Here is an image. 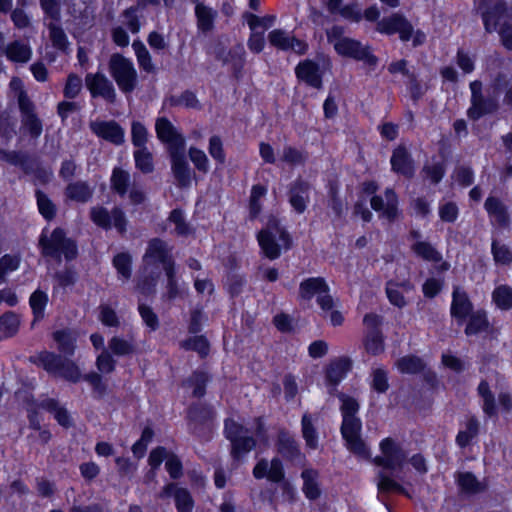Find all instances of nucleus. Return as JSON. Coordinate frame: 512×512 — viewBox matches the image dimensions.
Wrapping results in <instances>:
<instances>
[{"mask_svg":"<svg viewBox=\"0 0 512 512\" xmlns=\"http://www.w3.org/2000/svg\"><path fill=\"white\" fill-rule=\"evenodd\" d=\"M51 338L56 343L58 353L44 349L29 356V362L43 369L50 376L61 378L67 382L74 384L81 380L88 382L92 388L93 398L101 400L108 392L106 380L95 371L83 375L78 364L71 359L77 350L78 331L64 327L54 330L51 333Z\"/></svg>","mask_w":512,"mask_h":512,"instance_id":"nucleus-1","label":"nucleus"},{"mask_svg":"<svg viewBox=\"0 0 512 512\" xmlns=\"http://www.w3.org/2000/svg\"><path fill=\"white\" fill-rule=\"evenodd\" d=\"M255 437L246 435L248 428L231 417L224 419L223 435L230 442V456L233 462L240 463L257 446V441L267 444L268 431L262 416L254 419Z\"/></svg>","mask_w":512,"mask_h":512,"instance_id":"nucleus-2","label":"nucleus"},{"mask_svg":"<svg viewBox=\"0 0 512 512\" xmlns=\"http://www.w3.org/2000/svg\"><path fill=\"white\" fill-rule=\"evenodd\" d=\"M362 18L369 22H376V31L382 35L390 37L398 34L401 42L412 41L413 48L422 46L426 42L424 31L415 29L413 24L399 12L380 19V10L376 5H371L364 10Z\"/></svg>","mask_w":512,"mask_h":512,"instance_id":"nucleus-3","label":"nucleus"},{"mask_svg":"<svg viewBox=\"0 0 512 512\" xmlns=\"http://www.w3.org/2000/svg\"><path fill=\"white\" fill-rule=\"evenodd\" d=\"M340 412L342 423L340 433L345 442L346 448L354 455L365 459H371V451L366 442L362 439V421L357 416L359 411L358 401L351 396L340 394Z\"/></svg>","mask_w":512,"mask_h":512,"instance_id":"nucleus-4","label":"nucleus"},{"mask_svg":"<svg viewBox=\"0 0 512 512\" xmlns=\"http://www.w3.org/2000/svg\"><path fill=\"white\" fill-rule=\"evenodd\" d=\"M47 232L48 228L45 227L38 239V248L44 258H51L57 262L64 258L66 262H71L78 257V243L67 236L64 228L56 227L50 235H47Z\"/></svg>","mask_w":512,"mask_h":512,"instance_id":"nucleus-5","label":"nucleus"},{"mask_svg":"<svg viewBox=\"0 0 512 512\" xmlns=\"http://www.w3.org/2000/svg\"><path fill=\"white\" fill-rule=\"evenodd\" d=\"M344 33V27L340 25H333L326 30L327 40L333 43L335 52L339 56L363 62L368 67H376L379 59L371 47L363 45L358 39L344 36Z\"/></svg>","mask_w":512,"mask_h":512,"instance_id":"nucleus-6","label":"nucleus"},{"mask_svg":"<svg viewBox=\"0 0 512 512\" xmlns=\"http://www.w3.org/2000/svg\"><path fill=\"white\" fill-rule=\"evenodd\" d=\"M216 411L206 402H192L186 409L188 431L200 441L209 442L214 434Z\"/></svg>","mask_w":512,"mask_h":512,"instance_id":"nucleus-7","label":"nucleus"},{"mask_svg":"<svg viewBox=\"0 0 512 512\" xmlns=\"http://www.w3.org/2000/svg\"><path fill=\"white\" fill-rule=\"evenodd\" d=\"M25 403L29 428L32 430H41L40 409L52 414L61 427L69 429L74 426L71 414L65 406L60 405L56 398L46 397L37 401L32 397L27 399Z\"/></svg>","mask_w":512,"mask_h":512,"instance_id":"nucleus-8","label":"nucleus"},{"mask_svg":"<svg viewBox=\"0 0 512 512\" xmlns=\"http://www.w3.org/2000/svg\"><path fill=\"white\" fill-rule=\"evenodd\" d=\"M308 463L305 453L301 452L297 441L290 437V465H298L303 468L301 479L303 481L302 492L310 500H317L322 493L320 486V473L317 469L306 467Z\"/></svg>","mask_w":512,"mask_h":512,"instance_id":"nucleus-9","label":"nucleus"},{"mask_svg":"<svg viewBox=\"0 0 512 512\" xmlns=\"http://www.w3.org/2000/svg\"><path fill=\"white\" fill-rule=\"evenodd\" d=\"M108 70L119 90L131 94L138 85V73L130 58L121 53H114L108 61Z\"/></svg>","mask_w":512,"mask_h":512,"instance_id":"nucleus-10","label":"nucleus"},{"mask_svg":"<svg viewBox=\"0 0 512 512\" xmlns=\"http://www.w3.org/2000/svg\"><path fill=\"white\" fill-rule=\"evenodd\" d=\"M288 246V231L282 228L280 221L275 217H269L266 226L258 231L256 238L263 257L269 260H275L281 255V246L277 237Z\"/></svg>","mask_w":512,"mask_h":512,"instance_id":"nucleus-11","label":"nucleus"},{"mask_svg":"<svg viewBox=\"0 0 512 512\" xmlns=\"http://www.w3.org/2000/svg\"><path fill=\"white\" fill-rule=\"evenodd\" d=\"M471 91L470 107L467 109V117L472 121H477L484 116L495 114L500 109L499 95L495 92L485 96L483 94V85L480 80L470 82Z\"/></svg>","mask_w":512,"mask_h":512,"instance_id":"nucleus-12","label":"nucleus"},{"mask_svg":"<svg viewBox=\"0 0 512 512\" xmlns=\"http://www.w3.org/2000/svg\"><path fill=\"white\" fill-rule=\"evenodd\" d=\"M0 160L19 167L25 175H33L36 182L41 185H46L51 180L52 171L42 167L36 158H32L26 152L0 148Z\"/></svg>","mask_w":512,"mask_h":512,"instance_id":"nucleus-13","label":"nucleus"},{"mask_svg":"<svg viewBox=\"0 0 512 512\" xmlns=\"http://www.w3.org/2000/svg\"><path fill=\"white\" fill-rule=\"evenodd\" d=\"M250 29V35L247 40V47L253 54H260L266 45L265 33L275 25L276 16L266 14L258 16L252 12H244L242 15Z\"/></svg>","mask_w":512,"mask_h":512,"instance_id":"nucleus-14","label":"nucleus"},{"mask_svg":"<svg viewBox=\"0 0 512 512\" xmlns=\"http://www.w3.org/2000/svg\"><path fill=\"white\" fill-rule=\"evenodd\" d=\"M17 103L21 116V133L31 140H37L43 132V121L35 110V104L23 88L19 89Z\"/></svg>","mask_w":512,"mask_h":512,"instance_id":"nucleus-15","label":"nucleus"},{"mask_svg":"<svg viewBox=\"0 0 512 512\" xmlns=\"http://www.w3.org/2000/svg\"><path fill=\"white\" fill-rule=\"evenodd\" d=\"M362 322L365 327L362 339L364 350L371 356H379L385 351L383 317L375 312H369L363 316Z\"/></svg>","mask_w":512,"mask_h":512,"instance_id":"nucleus-16","label":"nucleus"},{"mask_svg":"<svg viewBox=\"0 0 512 512\" xmlns=\"http://www.w3.org/2000/svg\"><path fill=\"white\" fill-rule=\"evenodd\" d=\"M90 220L99 228L109 231L112 228L123 236L128 229V219L124 210L119 206H114L109 211L104 206H94L90 209Z\"/></svg>","mask_w":512,"mask_h":512,"instance_id":"nucleus-17","label":"nucleus"},{"mask_svg":"<svg viewBox=\"0 0 512 512\" xmlns=\"http://www.w3.org/2000/svg\"><path fill=\"white\" fill-rule=\"evenodd\" d=\"M381 455L373 458V463L376 466L382 467L387 470L402 469L407 462V453L392 437H386L379 443Z\"/></svg>","mask_w":512,"mask_h":512,"instance_id":"nucleus-18","label":"nucleus"},{"mask_svg":"<svg viewBox=\"0 0 512 512\" xmlns=\"http://www.w3.org/2000/svg\"><path fill=\"white\" fill-rule=\"evenodd\" d=\"M322 67L312 59L300 61L295 67L296 77L307 86L320 90L323 88V77L326 69L332 66L331 59L328 56L321 55Z\"/></svg>","mask_w":512,"mask_h":512,"instance_id":"nucleus-19","label":"nucleus"},{"mask_svg":"<svg viewBox=\"0 0 512 512\" xmlns=\"http://www.w3.org/2000/svg\"><path fill=\"white\" fill-rule=\"evenodd\" d=\"M477 13L480 14L484 29L492 33L499 29L500 22L507 16L508 7L503 0H479L475 3Z\"/></svg>","mask_w":512,"mask_h":512,"instance_id":"nucleus-20","label":"nucleus"},{"mask_svg":"<svg viewBox=\"0 0 512 512\" xmlns=\"http://www.w3.org/2000/svg\"><path fill=\"white\" fill-rule=\"evenodd\" d=\"M252 474L255 479H266L271 483H282L283 493L288 491V480H285V471L282 461L274 457L270 463L267 459L261 458L253 467Z\"/></svg>","mask_w":512,"mask_h":512,"instance_id":"nucleus-21","label":"nucleus"},{"mask_svg":"<svg viewBox=\"0 0 512 512\" xmlns=\"http://www.w3.org/2000/svg\"><path fill=\"white\" fill-rule=\"evenodd\" d=\"M85 86L92 98H103L109 104H114L117 100L113 83L101 72L87 73Z\"/></svg>","mask_w":512,"mask_h":512,"instance_id":"nucleus-22","label":"nucleus"},{"mask_svg":"<svg viewBox=\"0 0 512 512\" xmlns=\"http://www.w3.org/2000/svg\"><path fill=\"white\" fill-rule=\"evenodd\" d=\"M156 136L168 147V152L185 150V139L172 122L166 117H159L155 122Z\"/></svg>","mask_w":512,"mask_h":512,"instance_id":"nucleus-23","label":"nucleus"},{"mask_svg":"<svg viewBox=\"0 0 512 512\" xmlns=\"http://www.w3.org/2000/svg\"><path fill=\"white\" fill-rule=\"evenodd\" d=\"M386 202L381 195H373L370 198V206L375 212L381 213V217L395 221L399 214V197L394 188H386L384 191Z\"/></svg>","mask_w":512,"mask_h":512,"instance_id":"nucleus-24","label":"nucleus"},{"mask_svg":"<svg viewBox=\"0 0 512 512\" xmlns=\"http://www.w3.org/2000/svg\"><path fill=\"white\" fill-rule=\"evenodd\" d=\"M171 172L177 187L189 188L192 184L195 173L189 166L184 150L171 151L169 153Z\"/></svg>","mask_w":512,"mask_h":512,"instance_id":"nucleus-25","label":"nucleus"},{"mask_svg":"<svg viewBox=\"0 0 512 512\" xmlns=\"http://www.w3.org/2000/svg\"><path fill=\"white\" fill-rule=\"evenodd\" d=\"M474 311V304L468 293L459 286H454L450 304L451 318L455 320L457 325L461 326Z\"/></svg>","mask_w":512,"mask_h":512,"instance_id":"nucleus-26","label":"nucleus"},{"mask_svg":"<svg viewBox=\"0 0 512 512\" xmlns=\"http://www.w3.org/2000/svg\"><path fill=\"white\" fill-rule=\"evenodd\" d=\"M391 171L405 178H412L415 173V162L411 152L404 144L397 145L390 157Z\"/></svg>","mask_w":512,"mask_h":512,"instance_id":"nucleus-27","label":"nucleus"},{"mask_svg":"<svg viewBox=\"0 0 512 512\" xmlns=\"http://www.w3.org/2000/svg\"><path fill=\"white\" fill-rule=\"evenodd\" d=\"M353 362L347 356L331 360L325 367V383L328 387L336 389L352 370Z\"/></svg>","mask_w":512,"mask_h":512,"instance_id":"nucleus-28","label":"nucleus"},{"mask_svg":"<svg viewBox=\"0 0 512 512\" xmlns=\"http://www.w3.org/2000/svg\"><path fill=\"white\" fill-rule=\"evenodd\" d=\"M484 210L489 219L499 228H507L511 223L509 207L497 196L489 195L484 202Z\"/></svg>","mask_w":512,"mask_h":512,"instance_id":"nucleus-29","label":"nucleus"},{"mask_svg":"<svg viewBox=\"0 0 512 512\" xmlns=\"http://www.w3.org/2000/svg\"><path fill=\"white\" fill-rule=\"evenodd\" d=\"M92 132L99 138L120 146L125 141V131L115 120L91 123Z\"/></svg>","mask_w":512,"mask_h":512,"instance_id":"nucleus-30","label":"nucleus"},{"mask_svg":"<svg viewBox=\"0 0 512 512\" xmlns=\"http://www.w3.org/2000/svg\"><path fill=\"white\" fill-rule=\"evenodd\" d=\"M171 257H173L171 254V248L168 247L164 240L156 237L149 240L143 256V262L146 265L163 264Z\"/></svg>","mask_w":512,"mask_h":512,"instance_id":"nucleus-31","label":"nucleus"},{"mask_svg":"<svg viewBox=\"0 0 512 512\" xmlns=\"http://www.w3.org/2000/svg\"><path fill=\"white\" fill-rule=\"evenodd\" d=\"M310 191L311 185L307 181L299 179L290 184V206L296 213L302 214L307 209Z\"/></svg>","mask_w":512,"mask_h":512,"instance_id":"nucleus-32","label":"nucleus"},{"mask_svg":"<svg viewBox=\"0 0 512 512\" xmlns=\"http://www.w3.org/2000/svg\"><path fill=\"white\" fill-rule=\"evenodd\" d=\"M212 380V375L202 369H195L192 373L183 381V386L192 388V397L201 399L207 393V386Z\"/></svg>","mask_w":512,"mask_h":512,"instance_id":"nucleus-33","label":"nucleus"},{"mask_svg":"<svg viewBox=\"0 0 512 512\" xmlns=\"http://www.w3.org/2000/svg\"><path fill=\"white\" fill-rule=\"evenodd\" d=\"M194 15L198 32L207 34L215 28L218 12L214 8L197 3L194 7Z\"/></svg>","mask_w":512,"mask_h":512,"instance_id":"nucleus-34","label":"nucleus"},{"mask_svg":"<svg viewBox=\"0 0 512 512\" xmlns=\"http://www.w3.org/2000/svg\"><path fill=\"white\" fill-rule=\"evenodd\" d=\"M327 292H330V286L321 276L306 278L299 285V294L302 299L307 301Z\"/></svg>","mask_w":512,"mask_h":512,"instance_id":"nucleus-35","label":"nucleus"},{"mask_svg":"<svg viewBox=\"0 0 512 512\" xmlns=\"http://www.w3.org/2000/svg\"><path fill=\"white\" fill-rule=\"evenodd\" d=\"M222 64H229L231 66L232 76L237 80L240 79L243 75L246 64V51L244 45L242 43H237L231 47Z\"/></svg>","mask_w":512,"mask_h":512,"instance_id":"nucleus-36","label":"nucleus"},{"mask_svg":"<svg viewBox=\"0 0 512 512\" xmlns=\"http://www.w3.org/2000/svg\"><path fill=\"white\" fill-rule=\"evenodd\" d=\"M464 333L466 336H476L480 333L489 331L491 324L488 313L485 309L479 308L475 310L466 320Z\"/></svg>","mask_w":512,"mask_h":512,"instance_id":"nucleus-37","label":"nucleus"},{"mask_svg":"<svg viewBox=\"0 0 512 512\" xmlns=\"http://www.w3.org/2000/svg\"><path fill=\"white\" fill-rule=\"evenodd\" d=\"M464 429H460L455 437V443L460 449L470 446L480 433V422L475 415L469 416L464 422Z\"/></svg>","mask_w":512,"mask_h":512,"instance_id":"nucleus-38","label":"nucleus"},{"mask_svg":"<svg viewBox=\"0 0 512 512\" xmlns=\"http://www.w3.org/2000/svg\"><path fill=\"white\" fill-rule=\"evenodd\" d=\"M455 481L459 490L466 495H476L487 489V485L479 481L476 475L470 471L457 473Z\"/></svg>","mask_w":512,"mask_h":512,"instance_id":"nucleus-39","label":"nucleus"},{"mask_svg":"<svg viewBox=\"0 0 512 512\" xmlns=\"http://www.w3.org/2000/svg\"><path fill=\"white\" fill-rule=\"evenodd\" d=\"M179 347L185 351L196 352L200 359H206L211 352V343L204 334L193 335L182 340Z\"/></svg>","mask_w":512,"mask_h":512,"instance_id":"nucleus-40","label":"nucleus"},{"mask_svg":"<svg viewBox=\"0 0 512 512\" xmlns=\"http://www.w3.org/2000/svg\"><path fill=\"white\" fill-rule=\"evenodd\" d=\"M20 318L14 311H6L0 315V342L11 339L20 329Z\"/></svg>","mask_w":512,"mask_h":512,"instance_id":"nucleus-41","label":"nucleus"},{"mask_svg":"<svg viewBox=\"0 0 512 512\" xmlns=\"http://www.w3.org/2000/svg\"><path fill=\"white\" fill-rule=\"evenodd\" d=\"M7 59L14 63H27L32 57V49L28 44L14 40L5 48Z\"/></svg>","mask_w":512,"mask_h":512,"instance_id":"nucleus-42","label":"nucleus"},{"mask_svg":"<svg viewBox=\"0 0 512 512\" xmlns=\"http://www.w3.org/2000/svg\"><path fill=\"white\" fill-rule=\"evenodd\" d=\"M301 432L308 451L319 448V433L313 424L311 415L305 413L301 419Z\"/></svg>","mask_w":512,"mask_h":512,"instance_id":"nucleus-43","label":"nucleus"},{"mask_svg":"<svg viewBox=\"0 0 512 512\" xmlns=\"http://www.w3.org/2000/svg\"><path fill=\"white\" fill-rule=\"evenodd\" d=\"M65 196L70 200L86 203L92 198L93 190L86 181L79 180L66 186Z\"/></svg>","mask_w":512,"mask_h":512,"instance_id":"nucleus-44","label":"nucleus"},{"mask_svg":"<svg viewBox=\"0 0 512 512\" xmlns=\"http://www.w3.org/2000/svg\"><path fill=\"white\" fill-rule=\"evenodd\" d=\"M167 220L175 225V234L178 237H188L195 233V229L186 221L182 208H174L169 212Z\"/></svg>","mask_w":512,"mask_h":512,"instance_id":"nucleus-45","label":"nucleus"},{"mask_svg":"<svg viewBox=\"0 0 512 512\" xmlns=\"http://www.w3.org/2000/svg\"><path fill=\"white\" fill-rule=\"evenodd\" d=\"M396 367L402 374H419L426 368V363L417 355L410 354L400 357Z\"/></svg>","mask_w":512,"mask_h":512,"instance_id":"nucleus-46","label":"nucleus"},{"mask_svg":"<svg viewBox=\"0 0 512 512\" xmlns=\"http://www.w3.org/2000/svg\"><path fill=\"white\" fill-rule=\"evenodd\" d=\"M49 302L48 294L45 291L36 289L29 297V305L33 314V321H41L45 316V310Z\"/></svg>","mask_w":512,"mask_h":512,"instance_id":"nucleus-47","label":"nucleus"},{"mask_svg":"<svg viewBox=\"0 0 512 512\" xmlns=\"http://www.w3.org/2000/svg\"><path fill=\"white\" fill-rule=\"evenodd\" d=\"M47 29L49 31V38L52 46L55 49L66 53L69 49V40L61 26V22H49L47 24Z\"/></svg>","mask_w":512,"mask_h":512,"instance_id":"nucleus-48","label":"nucleus"},{"mask_svg":"<svg viewBox=\"0 0 512 512\" xmlns=\"http://www.w3.org/2000/svg\"><path fill=\"white\" fill-rule=\"evenodd\" d=\"M131 178L128 171L121 167H114L110 177L111 189L119 196L123 197L126 195L130 186Z\"/></svg>","mask_w":512,"mask_h":512,"instance_id":"nucleus-49","label":"nucleus"},{"mask_svg":"<svg viewBox=\"0 0 512 512\" xmlns=\"http://www.w3.org/2000/svg\"><path fill=\"white\" fill-rule=\"evenodd\" d=\"M35 199L39 214L46 221H52L57 214L56 204L40 189L35 190Z\"/></svg>","mask_w":512,"mask_h":512,"instance_id":"nucleus-50","label":"nucleus"},{"mask_svg":"<svg viewBox=\"0 0 512 512\" xmlns=\"http://www.w3.org/2000/svg\"><path fill=\"white\" fill-rule=\"evenodd\" d=\"M16 119L8 112H0V143L8 145L16 135Z\"/></svg>","mask_w":512,"mask_h":512,"instance_id":"nucleus-51","label":"nucleus"},{"mask_svg":"<svg viewBox=\"0 0 512 512\" xmlns=\"http://www.w3.org/2000/svg\"><path fill=\"white\" fill-rule=\"evenodd\" d=\"M139 68L146 73L155 72V66L152 63V57L145 44L140 39H135L132 43Z\"/></svg>","mask_w":512,"mask_h":512,"instance_id":"nucleus-52","label":"nucleus"},{"mask_svg":"<svg viewBox=\"0 0 512 512\" xmlns=\"http://www.w3.org/2000/svg\"><path fill=\"white\" fill-rule=\"evenodd\" d=\"M108 348L113 355L118 357L131 356L137 353V346L133 341L119 336H113L108 341Z\"/></svg>","mask_w":512,"mask_h":512,"instance_id":"nucleus-53","label":"nucleus"},{"mask_svg":"<svg viewBox=\"0 0 512 512\" xmlns=\"http://www.w3.org/2000/svg\"><path fill=\"white\" fill-rule=\"evenodd\" d=\"M413 253L429 262L442 261V254L428 241H417L411 245Z\"/></svg>","mask_w":512,"mask_h":512,"instance_id":"nucleus-54","label":"nucleus"},{"mask_svg":"<svg viewBox=\"0 0 512 512\" xmlns=\"http://www.w3.org/2000/svg\"><path fill=\"white\" fill-rule=\"evenodd\" d=\"M166 102L171 107H185L188 109H201V104L195 92L187 89L184 90L179 96L171 95L166 99Z\"/></svg>","mask_w":512,"mask_h":512,"instance_id":"nucleus-55","label":"nucleus"},{"mask_svg":"<svg viewBox=\"0 0 512 512\" xmlns=\"http://www.w3.org/2000/svg\"><path fill=\"white\" fill-rule=\"evenodd\" d=\"M492 302L502 311L512 309V287L507 284L496 286L492 292Z\"/></svg>","mask_w":512,"mask_h":512,"instance_id":"nucleus-56","label":"nucleus"},{"mask_svg":"<svg viewBox=\"0 0 512 512\" xmlns=\"http://www.w3.org/2000/svg\"><path fill=\"white\" fill-rule=\"evenodd\" d=\"M112 265L119 277L129 280L132 276L133 259L129 252L123 251L114 255Z\"/></svg>","mask_w":512,"mask_h":512,"instance_id":"nucleus-57","label":"nucleus"},{"mask_svg":"<svg viewBox=\"0 0 512 512\" xmlns=\"http://www.w3.org/2000/svg\"><path fill=\"white\" fill-rule=\"evenodd\" d=\"M135 167L143 174H150L154 171L153 154L148 148H138L133 152Z\"/></svg>","mask_w":512,"mask_h":512,"instance_id":"nucleus-58","label":"nucleus"},{"mask_svg":"<svg viewBox=\"0 0 512 512\" xmlns=\"http://www.w3.org/2000/svg\"><path fill=\"white\" fill-rule=\"evenodd\" d=\"M208 153L216 162L217 168H222L226 163V153L220 136L212 135L209 138Z\"/></svg>","mask_w":512,"mask_h":512,"instance_id":"nucleus-59","label":"nucleus"},{"mask_svg":"<svg viewBox=\"0 0 512 512\" xmlns=\"http://www.w3.org/2000/svg\"><path fill=\"white\" fill-rule=\"evenodd\" d=\"M422 172L431 184L437 185L446 174V163L445 161H437L432 164H425L422 168Z\"/></svg>","mask_w":512,"mask_h":512,"instance_id":"nucleus-60","label":"nucleus"},{"mask_svg":"<svg viewBox=\"0 0 512 512\" xmlns=\"http://www.w3.org/2000/svg\"><path fill=\"white\" fill-rule=\"evenodd\" d=\"M139 6L132 5L124 9L121 13V17L124 19L123 23L125 27L132 33L137 34L141 29L140 16L138 15Z\"/></svg>","mask_w":512,"mask_h":512,"instance_id":"nucleus-61","label":"nucleus"},{"mask_svg":"<svg viewBox=\"0 0 512 512\" xmlns=\"http://www.w3.org/2000/svg\"><path fill=\"white\" fill-rule=\"evenodd\" d=\"M53 278L56 283L54 289L56 286L62 289H66L76 284L78 280V273L74 267H65L61 271H56Z\"/></svg>","mask_w":512,"mask_h":512,"instance_id":"nucleus-62","label":"nucleus"},{"mask_svg":"<svg viewBox=\"0 0 512 512\" xmlns=\"http://www.w3.org/2000/svg\"><path fill=\"white\" fill-rule=\"evenodd\" d=\"M40 8L44 14V18L50 22H61L62 0H39Z\"/></svg>","mask_w":512,"mask_h":512,"instance_id":"nucleus-63","label":"nucleus"},{"mask_svg":"<svg viewBox=\"0 0 512 512\" xmlns=\"http://www.w3.org/2000/svg\"><path fill=\"white\" fill-rule=\"evenodd\" d=\"M491 253L496 264L510 265L512 263V250L498 240L492 241Z\"/></svg>","mask_w":512,"mask_h":512,"instance_id":"nucleus-64","label":"nucleus"}]
</instances>
